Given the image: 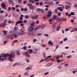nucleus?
<instances>
[{"label": "nucleus", "mask_w": 77, "mask_h": 77, "mask_svg": "<svg viewBox=\"0 0 77 77\" xmlns=\"http://www.w3.org/2000/svg\"><path fill=\"white\" fill-rule=\"evenodd\" d=\"M28 5L29 6V7H31V6H32V4L31 3H29L28 4Z\"/></svg>", "instance_id": "nucleus-33"}, {"label": "nucleus", "mask_w": 77, "mask_h": 77, "mask_svg": "<svg viewBox=\"0 0 77 77\" xmlns=\"http://www.w3.org/2000/svg\"><path fill=\"white\" fill-rule=\"evenodd\" d=\"M24 11H27V9L26 8H25Z\"/></svg>", "instance_id": "nucleus-49"}, {"label": "nucleus", "mask_w": 77, "mask_h": 77, "mask_svg": "<svg viewBox=\"0 0 77 77\" xmlns=\"http://www.w3.org/2000/svg\"><path fill=\"white\" fill-rule=\"evenodd\" d=\"M44 60H45L44 59H42L40 60V61L39 62V63H41V62H43V61H44Z\"/></svg>", "instance_id": "nucleus-42"}, {"label": "nucleus", "mask_w": 77, "mask_h": 77, "mask_svg": "<svg viewBox=\"0 0 77 77\" xmlns=\"http://www.w3.org/2000/svg\"><path fill=\"white\" fill-rule=\"evenodd\" d=\"M40 11L42 12V13H44V10L42 9H41V10Z\"/></svg>", "instance_id": "nucleus-51"}, {"label": "nucleus", "mask_w": 77, "mask_h": 77, "mask_svg": "<svg viewBox=\"0 0 77 77\" xmlns=\"http://www.w3.org/2000/svg\"><path fill=\"white\" fill-rule=\"evenodd\" d=\"M51 14H48L47 15V17H51Z\"/></svg>", "instance_id": "nucleus-28"}, {"label": "nucleus", "mask_w": 77, "mask_h": 77, "mask_svg": "<svg viewBox=\"0 0 77 77\" xmlns=\"http://www.w3.org/2000/svg\"><path fill=\"white\" fill-rule=\"evenodd\" d=\"M60 26H62V24L61 23H60L59 25L57 26L56 27V30L57 31H59L60 30Z\"/></svg>", "instance_id": "nucleus-4"}, {"label": "nucleus", "mask_w": 77, "mask_h": 77, "mask_svg": "<svg viewBox=\"0 0 77 77\" xmlns=\"http://www.w3.org/2000/svg\"><path fill=\"white\" fill-rule=\"evenodd\" d=\"M16 11H17L18 12H20V10H19V9H18V8H17L16 9Z\"/></svg>", "instance_id": "nucleus-50"}, {"label": "nucleus", "mask_w": 77, "mask_h": 77, "mask_svg": "<svg viewBox=\"0 0 77 77\" xmlns=\"http://www.w3.org/2000/svg\"><path fill=\"white\" fill-rule=\"evenodd\" d=\"M41 9H40V8H38L37 9V11H41Z\"/></svg>", "instance_id": "nucleus-46"}, {"label": "nucleus", "mask_w": 77, "mask_h": 77, "mask_svg": "<svg viewBox=\"0 0 77 77\" xmlns=\"http://www.w3.org/2000/svg\"><path fill=\"white\" fill-rule=\"evenodd\" d=\"M3 33L4 34V36L7 35V31L5 30L3 32Z\"/></svg>", "instance_id": "nucleus-19"}, {"label": "nucleus", "mask_w": 77, "mask_h": 77, "mask_svg": "<svg viewBox=\"0 0 77 77\" xmlns=\"http://www.w3.org/2000/svg\"><path fill=\"white\" fill-rule=\"evenodd\" d=\"M13 38H17L18 37V36L17 35H15V34L13 33L11 35H8V37H9V38H11V39H13Z\"/></svg>", "instance_id": "nucleus-2"}, {"label": "nucleus", "mask_w": 77, "mask_h": 77, "mask_svg": "<svg viewBox=\"0 0 77 77\" xmlns=\"http://www.w3.org/2000/svg\"><path fill=\"white\" fill-rule=\"evenodd\" d=\"M57 26V23H55L54 24H53V27H54H54H56Z\"/></svg>", "instance_id": "nucleus-21"}, {"label": "nucleus", "mask_w": 77, "mask_h": 77, "mask_svg": "<svg viewBox=\"0 0 77 77\" xmlns=\"http://www.w3.org/2000/svg\"><path fill=\"white\" fill-rule=\"evenodd\" d=\"M41 27L40 26H38L37 27H36L34 29V31H36L37 29H39Z\"/></svg>", "instance_id": "nucleus-15"}, {"label": "nucleus", "mask_w": 77, "mask_h": 77, "mask_svg": "<svg viewBox=\"0 0 77 77\" xmlns=\"http://www.w3.org/2000/svg\"><path fill=\"white\" fill-rule=\"evenodd\" d=\"M68 40V38H65L63 39V41H66Z\"/></svg>", "instance_id": "nucleus-31"}, {"label": "nucleus", "mask_w": 77, "mask_h": 77, "mask_svg": "<svg viewBox=\"0 0 77 77\" xmlns=\"http://www.w3.org/2000/svg\"><path fill=\"white\" fill-rule=\"evenodd\" d=\"M16 53H17V54L19 55V56H20L21 55V54L20 53V51H16Z\"/></svg>", "instance_id": "nucleus-20"}, {"label": "nucleus", "mask_w": 77, "mask_h": 77, "mask_svg": "<svg viewBox=\"0 0 77 77\" xmlns=\"http://www.w3.org/2000/svg\"><path fill=\"white\" fill-rule=\"evenodd\" d=\"M6 25H7V24L4 23L1 24V27H5Z\"/></svg>", "instance_id": "nucleus-7"}, {"label": "nucleus", "mask_w": 77, "mask_h": 77, "mask_svg": "<svg viewBox=\"0 0 77 77\" xmlns=\"http://www.w3.org/2000/svg\"><path fill=\"white\" fill-rule=\"evenodd\" d=\"M29 54H31V53H32V52H33V51H32V50L31 49H29Z\"/></svg>", "instance_id": "nucleus-29"}, {"label": "nucleus", "mask_w": 77, "mask_h": 77, "mask_svg": "<svg viewBox=\"0 0 77 77\" xmlns=\"http://www.w3.org/2000/svg\"><path fill=\"white\" fill-rule=\"evenodd\" d=\"M24 8H21V11H24Z\"/></svg>", "instance_id": "nucleus-60"}, {"label": "nucleus", "mask_w": 77, "mask_h": 77, "mask_svg": "<svg viewBox=\"0 0 77 77\" xmlns=\"http://www.w3.org/2000/svg\"><path fill=\"white\" fill-rule=\"evenodd\" d=\"M13 17H15V18H17V14H14L13 15Z\"/></svg>", "instance_id": "nucleus-27"}, {"label": "nucleus", "mask_w": 77, "mask_h": 77, "mask_svg": "<svg viewBox=\"0 0 77 77\" xmlns=\"http://www.w3.org/2000/svg\"><path fill=\"white\" fill-rule=\"evenodd\" d=\"M65 30L66 32H68V31H69V29L68 28H66L65 29Z\"/></svg>", "instance_id": "nucleus-39"}, {"label": "nucleus", "mask_w": 77, "mask_h": 77, "mask_svg": "<svg viewBox=\"0 0 77 77\" xmlns=\"http://www.w3.org/2000/svg\"><path fill=\"white\" fill-rule=\"evenodd\" d=\"M6 21H7V19H5L4 23H6Z\"/></svg>", "instance_id": "nucleus-63"}, {"label": "nucleus", "mask_w": 77, "mask_h": 77, "mask_svg": "<svg viewBox=\"0 0 77 77\" xmlns=\"http://www.w3.org/2000/svg\"><path fill=\"white\" fill-rule=\"evenodd\" d=\"M34 29V28L31 26H29V28L28 29V30L29 32H32V31H33Z\"/></svg>", "instance_id": "nucleus-3"}, {"label": "nucleus", "mask_w": 77, "mask_h": 77, "mask_svg": "<svg viewBox=\"0 0 77 77\" xmlns=\"http://www.w3.org/2000/svg\"><path fill=\"white\" fill-rule=\"evenodd\" d=\"M30 26H34V23H31Z\"/></svg>", "instance_id": "nucleus-45"}, {"label": "nucleus", "mask_w": 77, "mask_h": 77, "mask_svg": "<svg viewBox=\"0 0 77 77\" xmlns=\"http://www.w3.org/2000/svg\"><path fill=\"white\" fill-rule=\"evenodd\" d=\"M7 42H8L7 41H5L4 42V45H5V44H6V43H7Z\"/></svg>", "instance_id": "nucleus-41"}, {"label": "nucleus", "mask_w": 77, "mask_h": 77, "mask_svg": "<svg viewBox=\"0 0 77 77\" xmlns=\"http://www.w3.org/2000/svg\"><path fill=\"white\" fill-rule=\"evenodd\" d=\"M15 6L16 8H19V7H20V6H19V5H16Z\"/></svg>", "instance_id": "nucleus-59"}, {"label": "nucleus", "mask_w": 77, "mask_h": 77, "mask_svg": "<svg viewBox=\"0 0 77 77\" xmlns=\"http://www.w3.org/2000/svg\"><path fill=\"white\" fill-rule=\"evenodd\" d=\"M63 41H61L60 42V44H63Z\"/></svg>", "instance_id": "nucleus-62"}, {"label": "nucleus", "mask_w": 77, "mask_h": 77, "mask_svg": "<svg viewBox=\"0 0 77 77\" xmlns=\"http://www.w3.org/2000/svg\"><path fill=\"white\" fill-rule=\"evenodd\" d=\"M46 27V26H45V25H42L41 26V28L42 29H44V28H45Z\"/></svg>", "instance_id": "nucleus-13"}, {"label": "nucleus", "mask_w": 77, "mask_h": 77, "mask_svg": "<svg viewBox=\"0 0 77 77\" xmlns=\"http://www.w3.org/2000/svg\"><path fill=\"white\" fill-rule=\"evenodd\" d=\"M29 2L30 3H35V2L34 1H33L32 0H29Z\"/></svg>", "instance_id": "nucleus-24"}, {"label": "nucleus", "mask_w": 77, "mask_h": 77, "mask_svg": "<svg viewBox=\"0 0 77 77\" xmlns=\"http://www.w3.org/2000/svg\"><path fill=\"white\" fill-rule=\"evenodd\" d=\"M47 74H48V72H47L45 73L44 75H47Z\"/></svg>", "instance_id": "nucleus-57"}, {"label": "nucleus", "mask_w": 77, "mask_h": 77, "mask_svg": "<svg viewBox=\"0 0 77 77\" xmlns=\"http://www.w3.org/2000/svg\"><path fill=\"white\" fill-rule=\"evenodd\" d=\"M18 63H15V64H14L12 66H15L17 65V64Z\"/></svg>", "instance_id": "nucleus-34"}, {"label": "nucleus", "mask_w": 77, "mask_h": 77, "mask_svg": "<svg viewBox=\"0 0 77 77\" xmlns=\"http://www.w3.org/2000/svg\"><path fill=\"white\" fill-rule=\"evenodd\" d=\"M6 5L5 4H3L2 5V7L5 9H6Z\"/></svg>", "instance_id": "nucleus-8"}, {"label": "nucleus", "mask_w": 77, "mask_h": 77, "mask_svg": "<svg viewBox=\"0 0 77 77\" xmlns=\"http://www.w3.org/2000/svg\"><path fill=\"white\" fill-rule=\"evenodd\" d=\"M46 45H42V46L43 47H45Z\"/></svg>", "instance_id": "nucleus-56"}, {"label": "nucleus", "mask_w": 77, "mask_h": 77, "mask_svg": "<svg viewBox=\"0 0 77 77\" xmlns=\"http://www.w3.org/2000/svg\"><path fill=\"white\" fill-rule=\"evenodd\" d=\"M58 10H60L61 12H63V9L61 8V7H58Z\"/></svg>", "instance_id": "nucleus-16"}, {"label": "nucleus", "mask_w": 77, "mask_h": 77, "mask_svg": "<svg viewBox=\"0 0 77 77\" xmlns=\"http://www.w3.org/2000/svg\"><path fill=\"white\" fill-rule=\"evenodd\" d=\"M4 12V11H2V10L0 11V12L1 13V14L3 13Z\"/></svg>", "instance_id": "nucleus-55"}, {"label": "nucleus", "mask_w": 77, "mask_h": 77, "mask_svg": "<svg viewBox=\"0 0 77 77\" xmlns=\"http://www.w3.org/2000/svg\"><path fill=\"white\" fill-rule=\"evenodd\" d=\"M27 48V46H24L23 48H21V49H23L24 50H26V49Z\"/></svg>", "instance_id": "nucleus-18"}, {"label": "nucleus", "mask_w": 77, "mask_h": 77, "mask_svg": "<svg viewBox=\"0 0 77 77\" xmlns=\"http://www.w3.org/2000/svg\"><path fill=\"white\" fill-rule=\"evenodd\" d=\"M7 56L8 57H9L8 60L9 61L13 62V61H14V59H13L12 58H15V54L14 51H11V54H8L7 55L5 54H2L1 56H0V59H2V57H6Z\"/></svg>", "instance_id": "nucleus-1"}, {"label": "nucleus", "mask_w": 77, "mask_h": 77, "mask_svg": "<svg viewBox=\"0 0 77 77\" xmlns=\"http://www.w3.org/2000/svg\"><path fill=\"white\" fill-rule=\"evenodd\" d=\"M18 35H19L20 36H23V35L22 34L21 32L19 33L18 34H17Z\"/></svg>", "instance_id": "nucleus-30"}, {"label": "nucleus", "mask_w": 77, "mask_h": 77, "mask_svg": "<svg viewBox=\"0 0 77 77\" xmlns=\"http://www.w3.org/2000/svg\"><path fill=\"white\" fill-rule=\"evenodd\" d=\"M32 35H35V34H36V33H35V32H32Z\"/></svg>", "instance_id": "nucleus-58"}, {"label": "nucleus", "mask_w": 77, "mask_h": 77, "mask_svg": "<svg viewBox=\"0 0 77 77\" xmlns=\"http://www.w3.org/2000/svg\"><path fill=\"white\" fill-rule=\"evenodd\" d=\"M69 8H70V6L69 5H66V8L67 11H69Z\"/></svg>", "instance_id": "nucleus-6"}, {"label": "nucleus", "mask_w": 77, "mask_h": 77, "mask_svg": "<svg viewBox=\"0 0 77 77\" xmlns=\"http://www.w3.org/2000/svg\"><path fill=\"white\" fill-rule=\"evenodd\" d=\"M71 15H74V12H71V13L70 14Z\"/></svg>", "instance_id": "nucleus-47"}, {"label": "nucleus", "mask_w": 77, "mask_h": 77, "mask_svg": "<svg viewBox=\"0 0 77 77\" xmlns=\"http://www.w3.org/2000/svg\"><path fill=\"white\" fill-rule=\"evenodd\" d=\"M15 9H16L15 7H13L11 8V9H12V11H15Z\"/></svg>", "instance_id": "nucleus-23"}, {"label": "nucleus", "mask_w": 77, "mask_h": 77, "mask_svg": "<svg viewBox=\"0 0 77 77\" xmlns=\"http://www.w3.org/2000/svg\"><path fill=\"white\" fill-rule=\"evenodd\" d=\"M60 55H58L57 57H56V59H59V56Z\"/></svg>", "instance_id": "nucleus-54"}, {"label": "nucleus", "mask_w": 77, "mask_h": 77, "mask_svg": "<svg viewBox=\"0 0 77 77\" xmlns=\"http://www.w3.org/2000/svg\"><path fill=\"white\" fill-rule=\"evenodd\" d=\"M34 20H36V19H37L38 18V15H36L35 16H34Z\"/></svg>", "instance_id": "nucleus-26"}, {"label": "nucleus", "mask_w": 77, "mask_h": 77, "mask_svg": "<svg viewBox=\"0 0 77 77\" xmlns=\"http://www.w3.org/2000/svg\"><path fill=\"white\" fill-rule=\"evenodd\" d=\"M48 5L50 6H52L53 5V3L52 2H51L50 3H48Z\"/></svg>", "instance_id": "nucleus-14"}, {"label": "nucleus", "mask_w": 77, "mask_h": 77, "mask_svg": "<svg viewBox=\"0 0 77 77\" xmlns=\"http://www.w3.org/2000/svg\"><path fill=\"white\" fill-rule=\"evenodd\" d=\"M23 17H24V15H21V16L19 18V20H22L23 19Z\"/></svg>", "instance_id": "nucleus-9"}, {"label": "nucleus", "mask_w": 77, "mask_h": 77, "mask_svg": "<svg viewBox=\"0 0 77 77\" xmlns=\"http://www.w3.org/2000/svg\"><path fill=\"white\" fill-rule=\"evenodd\" d=\"M39 4L41 6H42V5H43V3H42V2H40Z\"/></svg>", "instance_id": "nucleus-43"}, {"label": "nucleus", "mask_w": 77, "mask_h": 77, "mask_svg": "<svg viewBox=\"0 0 77 77\" xmlns=\"http://www.w3.org/2000/svg\"><path fill=\"white\" fill-rule=\"evenodd\" d=\"M72 57L71 55H70L69 56H68L67 57V58H71Z\"/></svg>", "instance_id": "nucleus-44"}, {"label": "nucleus", "mask_w": 77, "mask_h": 77, "mask_svg": "<svg viewBox=\"0 0 77 77\" xmlns=\"http://www.w3.org/2000/svg\"><path fill=\"white\" fill-rule=\"evenodd\" d=\"M28 54H29V53H28V52H24V54L25 55H26V56H27Z\"/></svg>", "instance_id": "nucleus-36"}, {"label": "nucleus", "mask_w": 77, "mask_h": 77, "mask_svg": "<svg viewBox=\"0 0 77 77\" xmlns=\"http://www.w3.org/2000/svg\"><path fill=\"white\" fill-rule=\"evenodd\" d=\"M29 8L30 9H35V7H34V6H32L29 7Z\"/></svg>", "instance_id": "nucleus-17"}, {"label": "nucleus", "mask_w": 77, "mask_h": 77, "mask_svg": "<svg viewBox=\"0 0 77 77\" xmlns=\"http://www.w3.org/2000/svg\"><path fill=\"white\" fill-rule=\"evenodd\" d=\"M48 57H46V58H45V60H47V59H48Z\"/></svg>", "instance_id": "nucleus-53"}, {"label": "nucleus", "mask_w": 77, "mask_h": 77, "mask_svg": "<svg viewBox=\"0 0 77 77\" xmlns=\"http://www.w3.org/2000/svg\"><path fill=\"white\" fill-rule=\"evenodd\" d=\"M53 18L54 20H57V19H58V18L57 17V15L54 16V17Z\"/></svg>", "instance_id": "nucleus-10"}, {"label": "nucleus", "mask_w": 77, "mask_h": 77, "mask_svg": "<svg viewBox=\"0 0 77 77\" xmlns=\"http://www.w3.org/2000/svg\"><path fill=\"white\" fill-rule=\"evenodd\" d=\"M39 5V2H37L35 4V5H36V6H38V5Z\"/></svg>", "instance_id": "nucleus-40"}, {"label": "nucleus", "mask_w": 77, "mask_h": 77, "mask_svg": "<svg viewBox=\"0 0 77 77\" xmlns=\"http://www.w3.org/2000/svg\"><path fill=\"white\" fill-rule=\"evenodd\" d=\"M22 0H18V2H19V3H21L22 1Z\"/></svg>", "instance_id": "nucleus-61"}, {"label": "nucleus", "mask_w": 77, "mask_h": 77, "mask_svg": "<svg viewBox=\"0 0 77 77\" xmlns=\"http://www.w3.org/2000/svg\"><path fill=\"white\" fill-rule=\"evenodd\" d=\"M14 29L15 30H17L18 29V27H15V28H14Z\"/></svg>", "instance_id": "nucleus-37"}, {"label": "nucleus", "mask_w": 77, "mask_h": 77, "mask_svg": "<svg viewBox=\"0 0 77 77\" xmlns=\"http://www.w3.org/2000/svg\"><path fill=\"white\" fill-rule=\"evenodd\" d=\"M48 44H51V45H53V43L50 40L49 41V42H48Z\"/></svg>", "instance_id": "nucleus-12"}, {"label": "nucleus", "mask_w": 77, "mask_h": 77, "mask_svg": "<svg viewBox=\"0 0 77 77\" xmlns=\"http://www.w3.org/2000/svg\"><path fill=\"white\" fill-rule=\"evenodd\" d=\"M48 14L50 15H51L52 14V12L51 11H48Z\"/></svg>", "instance_id": "nucleus-25"}, {"label": "nucleus", "mask_w": 77, "mask_h": 77, "mask_svg": "<svg viewBox=\"0 0 77 77\" xmlns=\"http://www.w3.org/2000/svg\"><path fill=\"white\" fill-rule=\"evenodd\" d=\"M23 23V22L22 20H19L16 23V26H17L18 24H21V23Z\"/></svg>", "instance_id": "nucleus-5"}, {"label": "nucleus", "mask_w": 77, "mask_h": 77, "mask_svg": "<svg viewBox=\"0 0 77 77\" xmlns=\"http://www.w3.org/2000/svg\"><path fill=\"white\" fill-rule=\"evenodd\" d=\"M7 59V58H6V57L3 58H2V57L1 61H2V62H3V60H4Z\"/></svg>", "instance_id": "nucleus-22"}, {"label": "nucleus", "mask_w": 77, "mask_h": 77, "mask_svg": "<svg viewBox=\"0 0 77 77\" xmlns=\"http://www.w3.org/2000/svg\"><path fill=\"white\" fill-rule=\"evenodd\" d=\"M29 68L30 69H31L32 68V66L30 65L29 66Z\"/></svg>", "instance_id": "nucleus-52"}, {"label": "nucleus", "mask_w": 77, "mask_h": 77, "mask_svg": "<svg viewBox=\"0 0 77 77\" xmlns=\"http://www.w3.org/2000/svg\"><path fill=\"white\" fill-rule=\"evenodd\" d=\"M36 41H37V40H36V39H34V40H33V42H36Z\"/></svg>", "instance_id": "nucleus-48"}, {"label": "nucleus", "mask_w": 77, "mask_h": 77, "mask_svg": "<svg viewBox=\"0 0 77 77\" xmlns=\"http://www.w3.org/2000/svg\"><path fill=\"white\" fill-rule=\"evenodd\" d=\"M30 69L29 68V66H28L26 69V71H28V70H30Z\"/></svg>", "instance_id": "nucleus-32"}, {"label": "nucleus", "mask_w": 77, "mask_h": 77, "mask_svg": "<svg viewBox=\"0 0 77 77\" xmlns=\"http://www.w3.org/2000/svg\"><path fill=\"white\" fill-rule=\"evenodd\" d=\"M18 42V40H16L13 42V44H14L15 42Z\"/></svg>", "instance_id": "nucleus-38"}, {"label": "nucleus", "mask_w": 77, "mask_h": 77, "mask_svg": "<svg viewBox=\"0 0 77 77\" xmlns=\"http://www.w3.org/2000/svg\"><path fill=\"white\" fill-rule=\"evenodd\" d=\"M25 18H26L27 19H28V18H29V16H28L27 15L25 16Z\"/></svg>", "instance_id": "nucleus-35"}, {"label": "nucleus", "mask_w": 77, "mask_h": 77, "mask_svg": "<svg viewBox=\"0 0 77 77\" xmlns=\"http://www.w3.org/2000/svg\"><path fill=\"white\" fill-rule=\"evenodd\" d=\"M24 29H21V30H20V32L23 35H24Z\"/></svg>", "instance_id": "nucleus-11"}, {"label": "nucleus", "mask_w": 77, "mask_h": 77, "mask_svg": "<svg viewBox=\"0 0 77 77\" xmlns=\"http://www.w3.org/2000/svg\"><path fill=\"white\" fill-rule=\"evenodd\" d=\"M74 21L73 20H71V22H72V23H74Z\"/></svg>", "instance_id": "nucleus-64"}]
</instances>
